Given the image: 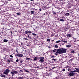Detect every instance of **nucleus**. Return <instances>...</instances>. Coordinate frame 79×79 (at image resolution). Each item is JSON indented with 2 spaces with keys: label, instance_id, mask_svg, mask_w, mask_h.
Wrapping results in <instances>:
<instances>
[{
  "label": "nucleus",
  "instance_id": "nucleus-1",
  "mask_svg": "<svg viewBox=\"0 0 79 79\" xmlns=\"http://www.w3.org/2000/svg\"><path fill=\"white\" fill-rule=\"evenodd\" d=\"M58 54H61V51L60 49H57V52L55 53V55L57 56L58 55Z\"/></svg>",
  "mask_w": 79,
  "mask_h": 79
},
{
  "label": "nucleus",
  "instance_id": "nucleus-2",
  "mask_svg": "<svg viewBox=\"0 0 79 79\" xmlns=\"http://www.w3.org/2000/svg\"><path fill=\"white\" fill-rule=\"evenodd\" d=\"M10 73V70L8 69H6L5 71L3 72L4 74H6V75H8V73Z\"/></svg>",
  "mask_w": 79,
  "mask_h": 79
},
{
  "label": "nucleus",
  "instance_id": "nucleus-3",
  "mask_svg": "<svg viewBox=\"0 0 79 79\" xmlns=\"http://www.w3.org/2000/svg\"><path fill=\"white\" fill-rule=\"evenodd\" d=\"M39 59H40V60L39 61H41V62H44V57H41L39 58Z\"/></svg>",
  "mask_w": 79,
  "mask_h": 79
},
{
  "label": "nucleus",
  "instance_id": "nucleus-4",
  "mask_svg": "<svg viewBox=\"0 0 79 79\" xmlns=\"http://www.w3.org/2000/svg\"><path fill=\"white\" fill-rule=\"evenodd\" d=\"M67 50V49H63L62 48L61 50V54L63 53H66V52Z\"/></svg>",
  "mask_w": 79,
  "mask_h": 79
},
{
  "label": "nucleus",
  "instance_id": "nucleus-5",
  "mask_svg": "<svg viewBox=\"0 0 79 79\" xmlns=\"http://www.w3.org/2000/svg\"><path fill=\"white\" fill-rule=\"evenodd\" d=\"M72 72V71H71L70 72V73L69 74V75L70 76H73L75 74H76V73H73Z\"/></svg>",
  "mask_w": 79,
  "mask_h": 79
},
{
  "label": "nucleus",
  "instance_id": "nucleus-6",
  "mask_svg": "<svg viewBox=\"0 0 79 79\" xmlns=\"http://www.w3.org/2000/svg\"><path fill=\"white\" fill-rule=\"evenodd\" d=\"M75 69H76V70H74L72 71V72H74L76 73H78L79 72V68H75Z\"/></svg>",
  "mask_w": 79,
  "mask_h": 79
},
{
  "label": "nucleus",
  "instance_id": "nucleus-7",
  "mask_svg": "<svg viewBox=\"0 0 79 79\" xmlns=\"http://www.w3.org/2000/svg\"><path fill=\"white\" fill-rule=\"evenodd\" d=\"M25 33L26 34H31V33H32V32L31 31H29L28 30H27L25 31Z\"/></svg>",
  "mask_w": 79,
  "mask_h": 79
},
{
  "label": "nucleus",
  "instance_id": "nucleus-8",
  "mask_svg": "<svg viewBox=\"0 0 79 79\" xmlns=\"http://www.w3.org/2000/svg\"><path fill=\"white\" fill-rule=\"evenodd\" d=\"M16 56H19V57H23V54H17Z\"/></svg>",
  "mask_w": 79,
  "mask_h": 79
},
{
  "label": "nucleus",
  "instance_id": "nucleus-9",
  "mask_svg": "<svg viewBox=\"0 0 79 79\" xmlns=\"http://www.w3.org/2000/svg\"><path fill=\"white\" fill-rule=\"evenodd\" d=\"M11 73L13 75H14L15 74H17L18 73V72H17V71H13L12 72H11Z\"/></svg>",
  "mask_w": 79,
  "mask_h": 79
},
{
  "label": "nucleus",
  "instance_id": "nucleus-10",
  "mask_svg": "<svg viewBox=\"0 0 79 79\" xmlns=\"http://www.w3.org/2000/svg\"><path fill=\"white\" fill-rule=\"evenodd\" d=\"M0 76L1 77H6V76H5V75L4 74H1Z\"/></svg>",
  "mask_w": 79,
  "mask_h": 79
},
{
  "label": "nucleus",
  "instance_id": "nucleus-11",
  "mask_svg": "<svg viewBox=\"0 0 79 79\" xmlns=\"http://www.w3.org/2000/svg\"><path fill=\"white\" fill-rule=\"evenodd\" d=\"M57 52V49H55L53 50V52L54 53H55V52L56 53Z\"/></svg>",
  "mask_w": 79,
  "mask_h": 79
},
{
  "label": "nucleus",
  "instance_id": "nucleus-12",
  "mask_svg": "<svg viewBox=\"0 0 79 79\" xmlns=\"http://www.w3.org/2000/svg\"><path fill=\"white\" fill-rule=\"evenodd\" d=\"M67 37H71V36H72L70 34H67Z\"/></svg>",
  "mask_w": 79,
  "mask_h": 79
},
{
  "label": "nucleus",
  "instance_id": "nucleus-13",
  "mask_svg": "<svg viewBox=\"0 0 79 79\" xmlns=\"http://www.w3.org/2000/svg\"><path fill=\"white\" fill-rule=\"evenodd\" d=\"M66 47H67L68 48H69V47H71V45L70 44H69L68 45H66Z\"/></svg>",
  "mask_w": 79,
  "mask_h": 79
},
{
  "label": "nucleus",
  "instance_id": "nucleus-14",
  "mask_svg": "<svg viewBox=\"0 0 79 79\" xmlns=\"http://www.w3.org/2000/svg\"><path fill=\"white\" fill-rule=\"evenodd\" d=\"M26 59L27 60H30V61H32V59L30 60V58H28L27 57H26Z\"/></svg>",
  "mask_w": 79,
  "mask_h": 79
},
{
  "label": "nucleus",
  "instance_id": "nucleus-15",
  "mask_svg": "<svg viewBox=\"0 0 79 79\" xmlns=\"http://www.w3.org/2000/svg\"><path fill=\"white\" fill-rule=\"evenodd\" d=\"M62 42V41L58 40V41H56V43L57 44H58V43H60V42Z\"/></svg>",
  "mask_w": 79,
  "mask_h": 79
},
{
  "label": "nucleus",
  "instance_id": "nucleus-16",
  "mask_svg": "<svg viewBox=\"0 0 79 79\" xmlns=\"http://www.w3.org/2000/svg\"><path fill=\"white\" fill-rule=\"evenodd\" d=\"M8 40H6V39H4V42H8Z\"/></svg>",
  "mask_w": 79,
  "mask_h": 79
},
{
  "label": "nucleus",
  "instance_id": "nucleus-17",
  "mask_svg": "<svg viewBox=\"0 0 79 79\" xmlns=\"http://www.w3.org/2000/svg\"><path fill=\"white\" fill-rule=\"evenodd\" d=\"M55 48H58V46L57 45H55L54 46Z\"/></svg>",
  "mask_w": 79,
  "mask_h": 79
},
{
  "label": "nucleus",
  "instance_id": "nucleus-18",
  "mask_svg": "<svg viewBox=\"0 0 79 79\" xmlns=\"http://www.w3.org/2000/svg\"><path fill=\"white\" fill-rule=\"evenodd\" d=\"M69 15V13H67L65 14V15L66 16H68Z\"/></svg>",
  "mask_w": 79,
  "mask_h": 79
},
{
  "label": "nucleus",
  "instance_id": "nucleus-19",
  "mask_svg": "<svg viewBox=\"0 0 79 79\" xmlns=\"http://www.w3.org/2000/svg\"><path fill=\"white\" fill-rule=\"evenodd\" d=\"M23 79V77H18V79Z\"/></svg>",
  "mask_w": 79,
  "mask_h": 79
},
{
  "label": "nucleus",
  "instance_id": "nucleus-20",
  "mask_svg": "<svg viewBox=\"0 0 79 79\" xmlns=\"http://www.w3.org/2000/svg\"><path fill=\"white\" fill-rule=\"evenodd\" d=\"M31 14H34V12L33 11H31Z\"/></svg>",
  "mask_w": 79,
  "mask_h": 79
},
{
  "label": "nucleus",
  "instance_id": "nucleus-21",
  "mask_svg": "<svg viewBox=\"0 0 79 79\" xmlns=\"http://www.w3.org/2000/svg\"><path fill=\"white\" fill-rule=\"evenodd\" d=\"M71 70V69L70 68H69L68 69V71H70Z\"/></svg>",
  "mask_w": 79,
  "mask_h": 79
},
{
  "label": "nucleus",
  "instance_id": "nucleus-22",
  "mask_svg": "<svg viewBox=\"0 0 79 79\" xmlns=\"http://www.w3.org/2000/svg\"><path fill=\"white\" fill-rule=\"evenodd\" d=\"M37 58L36 57H35L34 58V60H37Z\"/></svg>",
  "mask_w": 79,
  "mask_h": 79
},
{
  "label": "nucleus",
  "instance_id": "nucleus-23",
  "mask_svg": "<svg viewBox=\"0 0 79 79\" xmlns=\"http://www.w3.org/2000/svg\"><path fill=\"white\" fill-rule=\"evenodd\" d=\"M60 21H62L63 22H64V19H60Z\"/></svg>",
  "mask_w": 79,
  "mask_h": 79
},
{
  "label": "nucleus",
  "instance_id": "nucleus-24",
  "mask_svg": "<svg viewBox=\"0 0 79 79\" xmlns=\"http://www.w3.org/2000/svg\"><path fill=\"white\" fill-rule=\"evenodd\" d=\"M47 41H48V42H50V40L49 39H47Z\"/></svg>",
  "mask_w": 79,
  "mask_h": 79
},
{
  "label": "nucleus",
  "instance_id": "nucleus-25",
  "mask_svg": "<svg viewBox=\"0 0 79 79\" xmlns=\"http://www.w3.org/2000/svg\"><path fill=\"white\" fill-rule=\"evenodd\" d=\"M63 42H64V43H67V42H68V41H64Z\"/></svg>",
  "mask_w": 79,
  "mask_h": 79
},
{
  "label": "nucleus",
  "instance_id": "nucleus-26",
  "mask_svg": "<svg viewBox=\"0 0 79 79\" xmlns=\"http://www.w3.org/2000/svg\"><path fill=\"white\" fill-rule=\"evenodd\" d=\"M71 52L72 53H75L74 51H72Z\"/></svg>",
  "mask_w": 79,
  "mask_h": 79
},
{
  "label": "nucleus",
  "instance_id": "nucleus-27",
  "mask_svg": "<svg viewBox=\"0 0 79 79\" xmlns=\"http://www.w3.org/2000/svg\"><path fill=\"white\" fill-rule=\"evenodd\" d=\"M28 37L30 38V39H31V36H29V35H28Z\"/></svg>",
  "mask_w": 79,
  "mask_h": 79
},
{
  "label": "nucleus",
  "instance_id": "nucleus-28",
  "mask_svg": "<svg viewBox=\"0 0 79 79\" xmlns=\"http://www.w3.org/2000/svg\"><path fill=\"white\" fill-rule=\"evenodd\" d=\"M23 61V60H21L20 61V63H22Z\"/></svg>",
  "mask_w": 79,
  "mask_h": 79
},
{
  "label": "nucleus",
  "instance_id": "nucleus-29",
  "mask_svg": "<svg viewBox=\"0 0 79 79\" xmlns=\"http://www.w3.org/2000/svg\"><path fill=\"white\" fill-rule=\"evenodd\" d=\"M32 35H37L35 34V33H32Z\"/></svg>",
  "mask_w": 79,
  "mask_h": 79
},
{
  "label": "nucleus",
  "instance_id": "nucleus-30",
  "mask_svg": "<svg viewBox=\"0 0 79 79\" xmlns=\"http://www.w3.org/2000/svg\"><path fill=\"white\" fill-rule=\"evenodd\" d=\"M7 61L8 63H10V60H8Z\"/></svg>",
  "mask_w": 79,
  "mask_h": 79
},
{
  "label": "nucleus",
  "instance_id": "nucleus-31",
  "mask_svg": "<svg viewBox=\"0 0 79 79\" xmlns=\"http://www.w3.org/2000/svg\"><path fill=\"white\" fill-rule=\"evenodd\" d=\"M17 15H20V14L19 13H17Z\"/></svg>",
  "mask_w": 79,
  "mask_h": 79
},
{
  "label": "nucleus",
  "instance_id": "nucleus-32",
  "mask_svg": "<svg viewBox=\"0 0 79 79\" xmlns=\"http://www.w3.org/2000/svg\"><path fill=\"white\" fill-rule=\"evenodd\" d=\"M53 14H54V15H56V13H55V12H54V11H53Z\"/></svg>",
  "mask_w": 79,
  "mask_h": 79
},
{
  "label": "nucleus",
  "instance_id": "nucleus-33",
  "mask_svg": "<svg viewBox=\"0 0 79 79\" xmlns=\"http://www.w3.org/2000/svg\"><path fill=\"white\" fill-rule=\"evenodd\" d=\"M52 60H54V61H56V59H54V58H53L52 59Z\"/></svg>",
  "mask_w": 79,
  "mask_h": 79
},
{
  "label": "nucleus",
  "instance_id": "nucleus-34",
  "mask_svg": "<svg viewBox=\"0 0 79 79\" xmlns=\"http://www.w3.org/2000/svg\"><path fill=\"white\" fill-rule=\"evenodd\" d=\"M18 61H19V60H18V59H17L16 60V62L17 63H18Z\"/></svg>",
  "mask_w": 79,
  "mask_h": 79
},
{
  "label": "nucleus",
  "instance_id": "nucleus-35",
  "mask_svg": "<svg viewBox=\"0 0 79 79\" xmlns=\"http://www.w3.org/2000/svg\"><path fill=\"white\" fill-rule=\"evenodd\" d=\"M24 39H25V40H28V39L26 38H24Z\"/></svg>",
  "mask_w": 79,
  "mask_h": 79
},
{
  "label": "nucleus",
  "instance_id": "nucleus-36",
  "mask_svg": "<svg viewBox=\"0 0 79 79\" xmlns=\"http://www.w3.org/2000/svg\"><path fill=\"white\" fill-rule=\"evenodd\" d=\"M25 72L27 73H29V71L27 70H25Z\"/></svg>",
  "mask_w": 79,
  "mask_h": 79
},
{
  "label": "nucleus",
  "instance_id": "nucleus-37",
  "mask_svg": "<svg viewBox=\"0 0 79 79\" xmlns=\"http://www.w3.org/2000/svg\"><path fill=\"white\" fill-rule=\"evenodd\" d=\"M10 57H11V58H13V56H12L11 55H10Z\"/></svg>",
  "mask_w": 79,
  "mask_h": 79
},
{
  "label": "nucleus",
  "instance_id": "nucleus-38",
  "mask_svg": "<svg viewBox=\"0 0 79 79\" xmlns=\"http://www.w3.org/2000/svg\"><path fill=\"white\" fill-rule=\"evenodd\" d=\"M10 33H11V35H12V34H13V33H12V31H11Z\"/></svg>",
  "mask_w": 79,
  "mask_h": 79
},
{
  "label": "nucleus",
  "instance_id": "nucleus-39",
  "mask_svg": "<svg viewBox=\"0 0 79 79\" xmlns=\"http://www.w3.org/2000/svg\"><path fill=\"white\" fill-rule=\"evenodd\" d=\"M63 71H65V69H63V70H62Z\"/></svg>",
  "mask_w": 79,
  "mask_h": 79
},
{
  "label": "nucleus",
  "instance_id": "nucleus-40",
  "mask_svg": "<svg viewBox=\"0 0 79 79\" xmlns=\"http://www.w3.org/2000/svg\"><path fill=\"white\" fill-rule=\"evenodd\" d=\"M66 68H69V66H67Z\"/></svg>",
  "mask_w": 79,
  "mask_h": 79
},
{
  "label": "nucleus",
  "instance_id": "nucleus-41",
  "mask_svg": "<svg viewBox=\"0 0 79 79\" xmlns=\"http://www.w3.org/2000/svg\"><path fill=\"white\" fill-rule=\"evenodd\" d=\"M52 42H53V41H54V40H52Z\"/></svg>",
  "mask_w": 79,
  "mask_h": 79
},
{
  "label": "nucleus",
  "instance_id": "nucleus-42",
  "mask_svg": "<svg viewBox=\"0 0 79 79\" xmlns=\"http://www.w3.org/2000/svg\"><path fill=\"white\" fill-rule=\"evenodd\" d=\"M54 68H55V67H53V69H54Z\"/></svg>",
  "mask_w": 79,
  "mask_h": 79
},
{
  "label": "nucleus",
  "instance_id": "nucleus-43",
  "mask_svg": "<svg viewBox=\"0 0 79 79\" xmlns=\"http://www.w3.org/2000/svg\"><path fill=\"white\" fill-rule=\"evenodd\" d=\"M40 11H41V9H40Z\"/></svg>",
  "mask_w": 79,
  "mask_h": 79
},
{
  "label": "nucleus",
  "instance_id": "nucleus-44",
  "mask_svg": "<svg viewBox=\"0 0 79 79\" xmlns=\"http://www.w3.org/2000/svg\"><path fill=\"white\" fill-rule=\"evenodd\" d=\"M31 0V1H33V0Z\"/></svg>",
  "mask_w": 79,
  "mask_h": 79
},
{
  "label": "nucleus",
  "instance_id": "nucleus-45",
  "mask_svg": "<svg viewBox=\"0 0 79 79\" xmlns=\"http://www.w3.org/2000/svg\"><path fill=\"white\" fill-rule=\"evenodd\" d=\"M11 61H13V60H11Z\"/></svg>",
  "mask_w": 79,
  "mask_h": 79
},
{
  "label": "nucleus",
  "instance_id": "nucleus-46",
  "mask_svg": "<svg viewBox=\"0 0 79 79\" xmlns=\"http://www.w3.org/2000/svg\"><path fill=\"white\" fill-rule=\"evenodd\" d=\"M61 0H59L60 1H61Z\"/></svg>",
  "mask_w": 79,
  "mask_h": 79
},
{
  "label": "nucleus",
  "instance_id": "nucleus-47",
  "mask_svg": "<svg viewBox=\"0 0 79 79\" xmlns=\"http://www.w3.org/2000/svg\"><path fill=\"white\" fill-rule=\"evenodd\" d=\"M78 56H79V54H78Z\"/></svg>",
  "mask_w": 79,
  "mask_h": 79
},
{
  "label": "nucleus",
  "instance_id": "nucleus-48",
  "mask_svg": "<svg viewBox=\"0 0 79 79\" xmlns=\"http://www.w3.org/2000/svg\"><path fill=\"white\" fill-rule=\"evenodd\" d=\"M73 70H74V69H73Z\"/></svg>",
  "mask_w": 79,
  "mask_h": 79
},
{
  "label": "nucleus",
  "instance_id": "nucleus-49",
  "mask_svg": "<svg viewBox=\"0 0 79 79\" xmlns=\"http://www.w3.org/2000/svg\"><path fill=\"white\" fill-rule=\"evenodd\" d=\"M47 67H46V68H47Z\"/></svg>",
  "mask_w": 79,
  "mask_h": 79
}]
</instances>
